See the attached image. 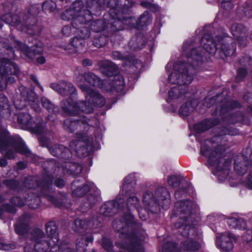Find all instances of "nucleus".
<instances>
[{"label":"nucleus","instance_id":"obj_27","mask_svg":"<svg viewBox=\"0 0 252 252\" xmlns=\"http://www.w3.org/2000/svg\"><path fill=\"white\" fill-rule=\"evenodd\" d=\"M98 65L100 70L106 75L110 76L116 70V66L109 60L102 61L98 63Z\"/></svg>","mask_w":252,"mask_h":252},{"label":"nucleus","instance_id":"obj_39","mask_svg":"<svg viewBox=\"0 0 252 252\" xmlns=\"http://www.w3.org/2000/svg\"><path fill=\"white\" fill-rule=\"evenodd\" d=\"M41 103L42 106L49 112L55 113L58 111V108L47 98L45 97H42Z\"/></svg>","mask_w":252,"mask_h":252},{"label":"nucleus","instance_id":"obj_34","mask_svg":"<svg viewBox=\"0 0 252 252\" xmlns=\"http://www.w3.org/2000/svg\"><path fill=\"white\" fill-rule=\"evenodd\" d=\"M92 238L91 236L84 235L80 238H78L77 240L76 247L77 252H82L85 247L88 245L89 242H92Z\"/></svg>","mask_w":252,"mask_h":252},{"label":"nucleus","instance_id":"obj_24","mask_svg":"<svg viewBox=\"0 0 252 252\" xmlns=\"http://www.w3.org/2000/svg\"><path fill=\"white\" fill-rule=\"evenodd\" d=\"M52 180L49 178V180L45 181L42 187V193L45 195L47 199L56 206H58L57 200L54 196L52 194L53 192L51 186L52 185Z\"/></svg>","mask_w":252,"mask_h":252},{"label":"nucleus","instance_id":"obj_14","mask_svg":"<svg viewBox=\"0 0 252 252\" xmlns=\"http://www.w3.org/2000/svg\"><path fill=\"white\" fill-rule=\"evenodd\" d=\"M236 240L235 237L229 232L222 233L216 237V246L223 252H228L233 249V242Z\"/></svg>","mask_w":252,"mask_h":252},{"label":"nucleus","instance_id":"obj_46","mask_svg":"<svg viewBox=\"0 0 252 252\" xmlns=\"http://www.w3.org/2000/svg\"><path fill=\"white\" fill-rule=\"evenodd\" d=\"M103 25V21L101 20H98L96 21L93 22L92 25V29L95 32H98L104 29Z\"/></svg>","mask_w":252,"mask_h":252},{"label":"nucleus","instance_id":"obj_44","mask_svg":"<svg viewBox=\"0 0 252 252\" xmlns=\"http://www.w3.org/2000/svg\"><path fill=\"white\" fill-rule=\"evenodd\" d=\"M152 21L151 15L148 12H145L140 17L138 24L140 26H146Z\"/></svg>","mask_w":252,"mask_h":252},{"label":"nucleus","instance_id":"obj_11","mask_svg":"<svg viewBox=\"0 0 252 252\" xmlns=\"http://www.w3.org/2000/svg\"><path fill=\"white\" fill-rule=\"evenodd\" d=\"M75 81L84 93L94 90L91 88V86L98 87L103 91L106 90L104 86V80H100L92 73L80 74L76 77Z\"/></svg>","mask_w":252,"mask_h":252},{"label":"nucleus","instance_id":"obj_35","mask_svg":"<svg viewBox=\"0 0 252 252\" xmlns=\"http://www.w3.org/2000/svg\"><path fill=\"white\" fill-rule=\"evenodd\" d=\"M227 223L232 228L243 229L246 227V221L241 218L235 217L229 218L227 220Z\"/></svg>","mask_w":252,"mask_h":252},{"label":"nucleus","instance_id":"obj_15","mask_svg":"<svg viewBox=\"0 0 252 252\" xmlns=\"http://www.w3.org/2000/svg\"><path fill=\"white\" fill-rule=\"evenodd\" d=\"M50 87L63 96H70L76 93V89L71 83L62 81L58 83H52Z\"/></svg>","mask_w":252,"mask_h":252},{"label":"nucleus","instance_id":"obj_42","mask_svg":"<svg viewBox=\"0 0 252 252\" xmlns=\"http://www.w3.org/2000/svg\"><path fill=\"white\" fill-rule=\"evenodd\" d=\"M134 19L131 18H125L122 21L120 20H115L113 23V26L117 27L118 26V28H117L118 30H122L125 28L124 26L121 27V24L123 23V24H126L129 25L130 24L132 23L134 25Z\"/></svg>","mask_w":252,"mask_h":252},{"label":"nucleus","instance_id":"obj_51","mask_svg":"<svg viewBox=\"0 0 252 252\" xmlns=\"http://www.w3.org/2000/svg\"><path fill=\"white\" fill-rule=\"evenodd\" d=\"M34 181L33 180L32 177H28L25 181L24 186L27 188H33V183Z\"/></svg>","mask_w":252,"mask_h":252},{"label":"nucleus","instance_id":"obj_52","mask_svg":"<svg viewBox=\"0 0 252 252\" xmlns=\"http://www.w3.org/2000/svg\"><path fill=\"white\" fill-rule=\"evenodd\" d=\"M112 57L114 60H124L125 57L119 52L115 51L112 54Z\"/></svg>","mask_w":252,"mask_h":252},{"label":"nucleus","instance_id":"obj_7","mask_svg":"<svg viewBox=\"0 0 252 252\" xmlns=\"http://www.w3.org/2000/svg\"><path fill=\"white\" fill-rule=\"evenodd\" d=\"M229 37H216L212 38L210 35L204 34L201 40V44L206 52L210 55H214L218 51L220 53H222L224 57L233 55L236 50L233 44L230 46L227 45Z\"/></svg>","mask_w":252,"mask_h":252},{"label":"nucleus","instance_id":"obj_6","mask_svg":"<svg viewBox=\"0 0 252 252\" xmlns=\"http://www.w3.org/2000/svg\"><path fill=\"white\" fill-rule=\"evenodd\" d=\"M198 207L197 205L190 200L179 201L175 203L174 208L172 212V217L179 216V221L175 223V227L176 228H180L182 226H185V231L188 230L187 234L188 236L190 235V233L194 232L195 229L193 227L189 226L187 221L185 220L189 219V218L196 212Z\"/></svg>","mask_w":252,"mask_h":252},{"label":"nucleus","instance_id":"obj_3","mask_svg":"<svg viewBox=\"0 0 252 252\" xmlns=\"http://www.w3.org/2000/svg\"><path fill=\"white\" fill-rule=\"evenodd\" d=\"M64 128L67 131L72 132L76 129H79V132L76 134L77 141H72L70 143V148L72 151H75L79 157H82L87 155V149L84 145L80 143L81 142H88L91 144V141H88L89 136L86 132L88 131L90 126L86 120L83 117V120L78 118H71L64 121Z\"/></svg>","mask_w":252,"mask_h":252},{"label":"nucleus","instance_id":"obj_37","mask_svg":"<svg viewBox=\"0 0 252 252\" xmlns=\"http://www.w3.org/2000/svg\"><path fill=\"white\" fill-rule=\"evenodd\" d=\"M8 100L3 94H0V116H4L5 113H9Z\"/></svg>","mask_w":252,"mask_h":252},{"label":"nucleus","instance_id":"obj_56","mask_svg":"<svg viewBox=\"0 0 252 252\" xmlns=\"http://www.w3.org/2000/svg\"><path fill=\"white\" fill-rule=\"evenodd\" d=\"M14 246L11 244L0 243V249L8 251L14 248Z\"/></svg>","mask_w":252,"mask_h":252},{"label":"nucleus","instance_id":"obj_62","mask_svg":"<svg viewBox=\"0 0 252 252\" xmlns=\"http://www.w3.org/2000/svg\"><path fill=\"white\" fill-rule=\"evenodd\" d=\"M75 166H76V165H72L71 169H70V173L74 175H76L77 174H78L79 173H80L81 172V167L78 166H77L78 171L76 172V171H74V170H73V168Z\"/></svg>","mask_w":252,"mask_h":252},{"label":"nucleus","instance_id":"obj_9","mask_svg":"<svg viewBox=\"0 0 252 252\" xmlns=\"http://www.w3.org/2000/svg\"><path fill=\"white\" fill-rule=\"evenodd\" d=\"M71 189L72 194L74 196H82L88 191L90 192L87 196V202L85 204L87 208H91L98 201V192L95 191L96 188L92 182L82 184L79 180H76L73 182Z\"/></svg>","mask_w":252,"mask_h":252},{"label":"nucleus","instance_id":"obj_33","mask_svg":"<svg viewBox=\"0 0 252 252\" xmlns=\"http://www.w3.org/2000/svg\"><path fill=\"white\" fill-rule=\"evenodd\" d=\"M183 102L179 109V113L182 117H186L192 112L194 107L192 105L191 102L186 100V99Z\"/></svg>","mask_w":252,"mask_h":252},{"label":"nucleus","instance_id":"obj_50","mask_svg":"<svg viewBox=\"0 0 252 252\" xmlns=\"http://www.w3.org/2000/svg\"><path fill=\"white\" fill-rule=\"evenodd\" d=\"M167 182L169 186L175 187L178 185V180L176 176H170L168 177Z\"/></svg>","mask_w":252,"mask_h":252},{"label":"nucleus","instance_id":"obj_47","mask_svg":"<svg viewBox=\"0 0 252 252\" xmlns=\"http://www.w3.org/2000/svg\"><path fill=\"white\" fill-rule=\"evenodd\" d=\"M247 74V71L245 68H240L238 70L236 80L237 82L242 81Z\"/></svg>","mask_w":252,"mask_h":252},{"label":"nucleus","instance_id":"obj_19","mask_svg":"<svg viewBox=\"0 0 252 252\" xmlns=\"http://www.w3.org/2000/svg\"><path fill=\"white\" fill-rule=\"evenodd\" d=\"M11 203L16 206H22L25 203H26L30 208L35 209L38 207L40 205V198L39 197L31 194L29 196L26 200L23 201L18 197H15L12 199Z\"/></svg>","mask_w":252,"mask_h":252},{"label":"nucleus","instance_id":"obj_1","mask_svg":"<svg viewBox=\"0 0 252 252\" xmlns=\"http://www.w3.org/2000/svg\"><path fill=\"white\" fill-rule=\"evenodd\" d=\"M191 45L188 42L184 43L182 47L183 55L186 56V60L183 62L170 61L166 65L165 69L169 73L168 81L171 84L177 85L171 88L168 92L167 102L171 104L169 111H176L179 104L183 102L188 95V86L190 84L193 76L198 70V67L202 63L207 60V56L199 54L201 48L192 49L189 54Z\"/></svg>","mask_w":252,"mask_h":252},{"label":"nucleus","instance_id":"obj_43","mask_svg":"<svg viewBox=\"0 0 252 252\" xmlns=\"http://www.w3.org/2000/svg\"><path fill=\"white\" fill-rule=\"evenodd\" d=\"M42 8L45 12H53L56 8V4L51 0H47L43 2Z\"/></svg>","mask_w":252,"mask_h":252},{"label":"nucleus","instance_id":"obj_2","mask_svg":"<svg viewBox=\"0 0 252 252\" xmlns=\"http://www.w3.org/2000/svg\"><path fill=\"white\" fill-rule=\"evenodd\" d=\"M121 210L123 212L124 216L123 220H116L112 223V226L116 231L123 234L126 233V230L130 225L134 223L133 214L137 212L139 218L142 220H145L147 218V211L143 210V206L140 205L138 198L135 195L129 196L126 203L121 204Z\"/></svg>","mask_w":252,"mask_h":252},{"label":"nucleus","instance_id":"obj_31","mask_svg":"<svg viewBox=\"0 0 252 252\" xmlns=\"http://www.w3.org/2000/svg\"><path fill=\"white\" fill-rule=\"evenodd\" d=\"M49 151L53 156L61 158H66V154L69 153V150L63 145L52 147L49 149Z\"/></svg>","mask_w":252,"mask_h":252},{"label":"nucleus","instance_id":"obj_20","mask_svg":"<svg viewBox=\"0 0 252 252\" xmlns=\"http://www.w3.org/2000/svg\"><path fill=\"white\" fill-rule=\"evenodd\" d=\"M122 202L123 201L121 199L107 202L101 206L100 212L104 216H111L116 213L118 210H121V204Z\"/></svg>","mask_w":252,"mask_h":252},{"label":"nucleus","instance_id":"obj_30","mask_svg":"<svg viewBox=\"0 0 252 252\" xmlns=\"http://www.w3.org/2000/svg\"><path fill=\"white\" fill-rule=\"evenodd\" d=\"M2 21L12 26H18L20 24L19 16L17 15H13L11 13L6 14L2 17V20H0V28L2 27Z\"/></svg>","mask_w":252,"mask_h":252},{"label":"nucleus","instance_id":"obj_5","mask_svg":"<svg viewBox=\"0 0 252 252\" xmlns=\"http://www.w3.org/2000/svg\"><path fill=\"white\" fill-rule=\"evenodd\" d=\"M170 196L167 189L163 187L158 188L154 194L151 190L146 191L142 198L143 210H146L147 215L148 211L156 212L159 206L166 209L170 203Z\"/></svg>","mask_w":252,"mask_h":252},{"label":"nucleus","instance_id":"obj_25","mask_svg":"<svg viewBox=\"0 0 252 252\" xmlns=\"http://www.w3.org/2000/svg\"><path fill=\"white\" fill-rule=\"evenodd\" d=\"M57 227L53 221L48 222L46 225V231L48 235L47 239L50 240L54 245H56L59 242V238L56 232Z\"/></svg>","mask_w":252,"mask_h":252},{"label":"nucleus","instance_id":"obj_54","mask_svg":"<svg viewBox=\"0 0 252 252\" xmlns=\"http://www.w3.org/2000/svg\"><path fill=\"white\" fill-rule=\"evenodd\" d=\"M244 184L248 188L252 189V171L249 174L248 177L245 181Z\"/></svg>","mask_w":252,"mask_h":252},{"label":"nucleus","instance_id":"obj_26","mask_svg":"<svg viewBox=\"0 0 252 252\" xmlns=\"http://www.w3.org/2000/svg\"><path fill=\"white\" fill-rule=\"evenodd\" d=\"M80 12L76 9H74V7L66 10L63 14L62 18L63 20H69L73 19L74 21H80L83 23L84 21L83 20V17L79 14Z\"/></svg>","mask_w":252,"mask_h":252},{"label":"nucleus","instance_id":"obj_58","mask_svg":"<svg viewBox=\"0 0 252 252\" xmlns=\"http://www.w3.org/2000/svg\"><path fill=\"white\" fill-rule=\"evenodd\" d=\"M235 134V133L234 132H233L232 131L229 130L225 127V128H223V129L221 130L220 133H219V136H222V135H226V134L234 135Z\"/></svg>","mask_w":252,"mask_h":252},{"label":"nucleus","instance_id":"obj_63","mask_svg":"<svg viewBox=\"0 0 252 252\" xmlns=\"http://www.w3.org/2000/svg\"><path fill=\"white\" fill-rule=\"evenodd\" d=\"M82 63L85 66H90L92 64V62L89 59H85L83 61Z\"/></svg>","mask_w":252,"mask_h":252},{"label":"nucleus","instance_id":"obj_4","mask_svg":"<svg viewBox=\"0 0 252 252\" xmlns=\"http://www.w3.org/2000/svg\"><path fill=\"white\" fill-rule=\"evenodd\" d=\"M200 153L203 156H208V165L213 174L217 176L220 182L224 181L228 175L231 159L220 158L216 151H212L205 145L201 146Z\"/></svg>","mask_w":252,"mask_h":252},{"label":"nucleus","instance_id":"obj_61","mask_svg":"<svg viewBox=\"0 0 252 252\" xmlns=\"http://www.w3.org/2000/svg\"><path fill=\"white\" fill-rule=\"evenodd\" d=\"M55 185L59 188H62L64 185V181L62 179L57 180L55 182Z\"/></svg>","mask_w":252,"mask_h":252},{"label":"nucleus","instance_id":"obj_53","mask_svg":"<svg viewBox=\"0 0 252 252\" xmlns=\"http://www.w3.org/2000/svg\"><path fill=\"white\" fill-rule=\"evenodd\" d=\"M176 248V246L175 245L172 243V242H169L163 246V249L165 250H167L166 252H172L173 251H174V250Z\"/></svg>","mask_w":252,"mask_h":252},{"label":"nucleus","instance_id":"obj_29","mask_svg":"<svg viewBox=\"0 0 252 252\" xmlns=\"http://www.w3.org/2000/svg\"><path fill=\"white\" fill-rule=\"evenodd\" d=\"M17 46L26 56L30 58L32 57V55L40 53L42 51V49L40 47L36 50L34 47H29L19 42H17Z\"/></svg>","mask_w":252,"mask_h":252},{"label":"nucleus","instance_id":"obj_59","mask_svg":"<svg viewBox=\"0 0 252 252\" xmlns=\"http://www.w3.org/2000/svg\"><path fill=\"white\" fill-rule=\"evenodd\" d=\"M71 44L73 46L78 48L79 44L81 45L82 44V41L78 37H75L73 39Z\"/></svg>","mask_w":252,"mask_h":252},{"label":"nucleus","instance_id":"obj_60","mask_svg":"<svg viewBox=\"0 0 252 252\" xmlns=\"http://www.w3.org/2000/svg\"><path fill=\"white\" fill-rule=\"evenodd\" d=\"M244 13L245 15L249 17H252V7L249 6L248 7H245L244 8Z\"/></svg>","mask_w":252,"mask_h":252},{"label":"nucleus","instance_id":"obj_40","mask_svg":"<svg viewBox=\"0 0 252 252\" xmlns=\"http://www.w3.org/2000/svg\"><path fill=\"white\" fill-rule=\"evenodd\" d=\"M142 36L141 34L133 37L129 42V46L133 49L142 48L143 46Z\"/></svg>","mask_w":252,"mask_h":252},{"label":"nucleus","instance_id":"obj_28","mask_svg":"<svg viewBox=\"0 0 252 252\" xmlns=\"http://www.w3.org/2000/svg\"><path fill=\"white\" fill-rule=\"evenodd\" d=\"M98 65L100 70L106 75L110 76L116 70V66L109 60L102 61L98 63Z\"/></svg>","mask_w":252,"mask_h":252},{"label":"nucleus","instance_id":"obj_45","mask_svg":"<svg viewBox=\"0 0 252 252\" xmlns=\"http://www.w3.org/2000/svg\"><path fill=\"white\" fill-rule=\"evenodd\" d=\"M239 104L235 101L227 102L225 105H223L220 110V112L224 113L235 107L238 106Z\"/></svg>","mask_w":252,"mask_h":252},{"label":"nucleus","instance_id":"obj_64","mask_svg":"<svg viewBox=\"0 0 252 252\" xmlns=\"http://www.w3.org/2000/svg\"><path fill=\"white\" fill-rule=\"evenodd\" d=\"M37 62L39 64H43L45 63V58L42 56L38 57L36 59Z\"/></svg>","mask_w":252,"mask_h":252},{"label":"nucleus","instance_id":"obj_12","mask_svg":"<svg viewBox=\"0 0 252 252\" xmlns=\"http://www.w3.org/2000/svg\"><path fill=\"white\" fill-rule=\"evenodd\" d=\"M19 69L17 66L9 60L3 58L0 61V90L6 88L8 82L12 83L15 81V78L10 77L7 79V76L9 74L17 75Z\"/></svg>","mask_w":252,"mask_h":252},{"label":"nucleus","instance_id":"obj_8","mask_svg":"<svg viewBox=\"0 0 252 252\" xmlns=\"http://www.w3.org/2000/svg\"><path fill=\"white\" fill-rule=\"evenodd\" d=\"M10 137L9 133L4 129H0V151L5 152V157L8 158H13L15 153L17 152L24 155L29 153L28 150L26 147L23 140L20 138H17L13 143Z\"/></svg>","mask_w":252,"mask_h":252},{"label":"nucleus","instance_id":"obj_23","mask_svg":"<svg viewBox=\"0 0 252 252\" xmlns=\"http://www.w3.org/2000/svg\"><path fill=\"white\" fill-rule=\"evenodd\" d=\"M136 185L135 176L134 174L128 175L124 179L122 192L124 194L129 192H134Z\"/></svg>","mask_w":252,"mask_h":252},{"label":"nucleus","instance_id":"obj_22","mask_svg":"<svg viewBox=\"0 0 252 252\" xmlns=\"http://www.w3.org/2000/svg\"><path fill=\"white\" fill-rule=\"evenodd\" d=\"M249 165V162L246 157L243 156H239L235 160V172L238 175H243L247 171Z\"/></svg>","mask_w":252,"mask_h":252},{"label":"nucleus","instance_id":"obj_49","mask_svg":"<svg viewBox=\"0 0 252 252\" xmlns=\"http://www.w3.org/2000/svg\"><path fill=\"white\" fill-rule=\"evenodd\" d=\"M102 246L103 248L107 251H110L112 248V244L111 241L108 239L103 238L102 239Z\"/></svg>","mask_w":252,"mask_h":252},{"label":"nucleus","instance_id":"obj_57","mask_svg":"<svg viewBox=\"0 0 252 252\" xmlns=\"http://www.w3.org/2000/svg\"><path fill=\"white\" fill-rule=\"evenodd\" d=\"M189 186L188 189H180L178 190H177L175 193V196L176 198H179L181 196V192H183L184 194L186 193L188 190L189 189Z\"/></svg>","mask_w":252,"mask_h":252},{"label":"nucleus","instance_id":"obj_17","mask_svg":"<svg viewBox=\"0 0 252 252\" xmlns=\"http://www.w3.org/2000/svg\"><path fill=\"white\" fill-rule=\"evenodd\" d=\"M125 86L124 78L119 75L115 76L113 79L104 80V86L106 92H112L116 90L117 92L123 90Z\"/></svg>","mask_w":252,"mask_h":252},{"label":"nucleus","instance_id":"obj_16","mask_svg":"<svg viewBox=\"0 0 252 252\" xmlns=\"http://www.w3.org/2000/svg\"><path fill=\"white\" fill-rule=\"evenodd\" d=\"M231 31L236 38L240 46H245L247 43V29L243 25L237 23L233 24L231 27Z\"/></svg>","mask_w":252,"mask_h":252},{"label":"nucleus","instance_id":"obj_32","mask_svg":"<svg viewBox=\"0 0 252 252\" xmlns=\"http://www.w3.org/2000/svg\"><path fill=\"white\" fill-rule=\"evenodd\" d=\"M218 122L217 120H206L203 121L198 124H196L195 126V128L196 129L198 132H201L205 131L213 126L216 125Z\"/></svg>","mask_w":252,"mask_h":252},{"label":"nucleus","instance_id":"obj_38","mask_svg":"<svg viewBox=\"0 0 252 252\" xmlns=\"http://www.w3.org/2000/svg\"><path fill=\"white\" fill-rule=\"evenodd\" d=\"M200 244L196 241H193L192 238H189L183 244V248L186 251H195L199 249Z\"/></svg>","mask_w":252,"mask_h":252},{"label":"nucleus","instance_id":"obj_13","mask_svg":"<svg viewBox=\"0 0 252 252\" xmlns=\"http://www.w3.org/2000/svg\"><path fill=\"white\" fill-rule=\"evenodd\" d=\"M23 100H19L18 99L14 100V103L17 109H22L27 105V100L30 104L32 108L36 111L40 109L39 105L37 101L36 95L33 92L28 93L27 88L24 86H21L19 88Z\"/></svg>","mask_w":252,"mask_h":252},{"label":"nucleus","instance_id":"obj_18","mask_svg":"<svg viewBox=\"0 0 252 252\" xmlns=\"http://www.w3.org/2000/svg\"><path fill=\"white\" fill-rule=\"evenodd\" d=\"M17 119L18 123L22 125L23 126L32 129L33 131L37 134L41 133L43 130V126H39L35 127L32 125V119L28 113L24 112L19 113L18 115Z\"/></svg>","mask_w":252,"mask_h":252},{"label":"nucleus","instance_id":"obj_10","mask_svg":"<svg viewBox=\"0 0 252 252\" xmlns=\"http://www.w3.org/2000/svg\"><path fill=\"white\" fill-rule=\"evenodd\" d=\"M61 107L64 114L67 115L78 116L82 114H90L93 112L94 108L90 101L80 100L73 102L70 98L63 101L61 103Z\"/></svg>","mask_w":252,"mask_h":252},{"label":"nucleus","instance_id":"obj_48","mask_svg":"<svg viewBox=\"0 0 252 252\" xmlns=\"http://www.w3.org/2000/svg\"><path fill=\"white\" fill-rule=\"evenodd\" d=\"M242 239L252 247V230L248 231L243 236Z\"/></svg>","mask_w":252,"mask_h":252},{"label":"nucleus","instance_id":"obj_55","mask_svg":"<svg viewBox=\"0 0 252 252\" xmlns=\"http://www.w3.org/2000/svg\"><path fill=\"white\" fill-rule=\"evenodd\" d=\"M6 184L10 188L15 189L17 188L19 183L15 180H9L6 181Z\"/></svg>","mask_w":252,"mask_h":252},{"label":"nucleus","instance_id":"obj_21","mask_svg":"<svg viewBox=\"0 0 252 252\" xmlns=\"http://www.w3.org/2000/svg\"><path fill=\"white\" fill-rule=\"evenodd\" d=\"M87 100L90 101L94 106L102 107L105 103V98L97 91L95 90L85 93Z\"/></svg>","mask_w":252,"mask_h":252},{"label":"nucleus","instance_id":"obj_36","mask_svg":"<svg viewBox=\"0 0 252 252\" xmlns=\"http://www.w3.org/2000/svg\"><path fill=\"white\" fill-rule=\"evenodd\" d=\"M121 252H144L141 242L132 240V244L130 248L126 249H123Z\"/></svg>","mask_w":252,"mask_h":252},{"label":"nucleus","instance_id":"obj_41","mask_svg":"<svg viewBox=\"0 0 252 252\" xmlns=\"http://www.w3.org/2000/svg\"><path fill=\"white\" fill-rule=\"evenodd\" d=\"M91 222L90 221L89 224L86 220H81L80 219L75 220L74 221L73 229L75 231H80L81 228H84L88 226L91 225Z\"/></svg>","mask_w":252,"mask_h":252}]
</instances>
